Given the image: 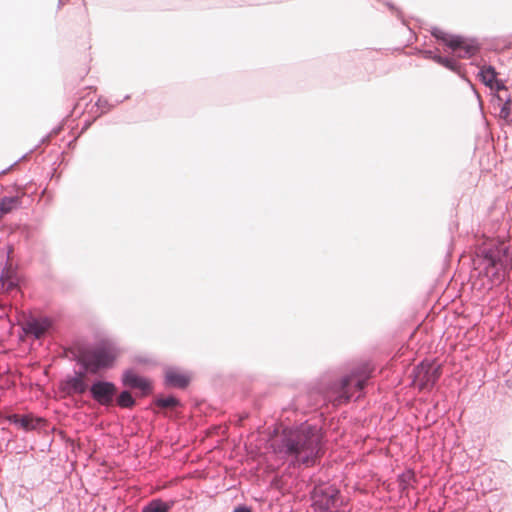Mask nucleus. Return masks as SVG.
Returning a JSON list of instances; mask_svg holds the SVG:
<instances>
[{"label": "nucleus", "mask_w": 512, "mask_h": 512, "mask_svg": "<svg viewBox=\"0 0 512 512\" xmlns=\"http://www.w3.org/2000/svg\"><path fill=\"white\" fill-rule=\"evenodd\" d=\"M123 382L126 386L139 389L143 393H148L151 390L150 382L133 371H126L124 373Z\"/></svg>", "instance_id": "obj_10"}, {"label": "nucleus", "mask_w": 512, "mask_h": 512, "mask_svg": "<svg viewBox=\"0 0 512 512\" xmlns=\"http://www.w3.org/2000/svg\"><path fill=\"white\" fill-rule=\"evenodd\" d=\"M441 375V367L431 363H421L417 367V379L420 381L421 388H427L439 379Z\"/></svg>", "instance_id": "obj_7"}, {"label": "nucleus", "mask_w": 512, "mask_h": 512, "mask_svg": "<svg viewBox=\"0 0 512 512\" xmlns=\"http://www.w3.org/2000/svg\"><path fill=\"white\" fill-rule=\"evenodd\" d=\"M431 33L436 39L442 41L457 53L458 57L469 58L475 55L478 51V46L476 44L462 36L450 35L439 28H434Z\"/></svg>", "instance_id": "obj_4"}, {"label": "nucleus", "mask_w": 512, "mask_h": 512, "mask_svg": "<svg viewBox=\"0 0 512 512\" xmlns=\"http://www.w3.org/2000/svg\"><path fill=\"white\" fill-rule=\"evenodd\" d=\"M435 60L438 63H440V64H442V65H444L446 67H450V68L452 67V62L450 60L446 59V58H443L441 56H437V57H435Z\"/></svg>", "instance_id": "obj_19"}, {"label": "nucleus", "mask_w": 512, "mask_h": 512, "mask_svg": "<svg viewBox=\"0 0 512 512\" xmlns=\"http://www.w3.org/2000/svg\"><path fill=\"white\" fill-rule=\"evenodd\" d=\"M172 505L166 502H163L160 499L152 500L149 504H147L142 512H169Z\"/></svg>", "instance_id": "obj_14"}, {"label": "nucleus", "mask_w": 512, "mask_h": 512, "mask_svg": "<svg viewBox=\"0 0 512 512\" xmlns=\"http://www.w3.org/2000/svg\"><path fill=\"white\" fill-rule=\"evenodd\" d=\"M274 451L294 464L314 465L321 455V435L316 428L302 427L275 440Z\"/></svg>", "instance_id": "obj_1"}, {"label": "nucleus", "mask_w": 512, "mask_h": 512, "mask_svg": "<svg viewBox=\"0 0 512 512\" xmlns=\"http://www.w3.org/2000/svg\"><path fill=\"white\" fill-rule=\"evenodd\" d=\"M18 197H4L0 199V218L19 206Z\"/></svg>", "instance_id": "obj_13"}, {"label": "nucleus", "mask_w": 512, "mask_h": 512, "mask_svg": "<svg viewBox=\"0 0 512 512\" xmlns=\"http://www.w3.org/2000/svg\"><path fill=\"white\" fill-rule=\"evenodd\" d=\"M370 373V371L364 369L362 371H354L343 378L337 390L338 395L334 400L336 404L348 402L355 391L362 390L370 377Z\"/></svg>", "instance_id": "obj_3"}, {"label": "nucleus", "mask_w": 512, "mask_h": 512, "mask_svg": "<svg viewBox=\"0 0 512 512\" xmlns=\"http://www.w3.org/2000/svg\"><path fill=\"white\" fill-rule=\"evenodd\" d=\"M92 398L103 406L112 404L117 392L116 386L112 382L97 381L90 387Z\"/></svg>", "instance_id": "obj_6"}, {"label": "nucleus", "mask_w": 512, "mask_h": 512, "mask_svg": "<svg viewBox=\"0 0 512 512\" xmlns=\"http://www.w3.org/2000/svg\"><path fill=\"white\" fill-rule=\"evenodd\" d=\"M10 274L11 272L7 270L2 273L0 278L3 289H6L7 291L15 288L17 285L16 278L12 277Z\"/></svg>", "instance_id": "obj_16"}, {"label": "nucleus", "mask_w": 512, "mask_h": 512, "mask_svg": "<svg viewBox=\"0 0 512 512\" xmlns=\"http://www.w3.org/2000/svg\"><path fill=\"white\" fill-rule=\"evenodd\" d=\"M166 383L170 386L177 388H185L188 386L190 382L189 376L184 373L170 370L166 372L165 375Z\"/></svg>", "instance_id": "obj_11"}, {"label": "nucleus", "mask_w": 512, "mask_h": 512, "mask_svg": "<svg viewBox=\"0 0 512 512\" xmlns=\"http://www.w3.org/2000/svg\"><path fill=\"white\" fill-rule=\"evenodd\" d=\"M156 405L161 408L173 409L179 405V400L173 396L159 398L156 400Z\"/></svg>", "instance_id": "obj_17"}, {"label": "nucleus", "mask_w": 512, "mask_h": 512, "mask_svg": "<svg viewBox=\"0 0 512 512\" xmlns=\"http://www.w3.org/2000/svg\"><path fill=\"white\" fill-rule=\"evenodd\" d=\"M120 349L113 343L104 342L95 347L83 349L78 354V362L93 374L112 368L120 356Z\"/></svg>", "instance_id": "obj_2"}, {"label": "nucleus", "mask_w": 512, "mask_h": 512, "mask_svg": "<svg viewBox=\"0 0 512 512\" xmlns=\"http://www.w3.org/2000/svg\"><path fill=\"white\" fill-rule=\"evenodd\" d=\"M117 403L120 407L130 408L134 405L135 401H134L132 395L128 391H123L119 395V397L117 399Z\"/></svg>", "instance_id": "obj_18"}, {"label": "nucleus", "mask_w": 512, "mask_h": 512, "mask_svg": "<svg viewBox=\"0 0 512 512\" xmlns=\"http://www.w3.org/2000/svg\"><path fill=\"white\" fill-rule=\"evenodd\" d=\"M234 512H252L250 509H248L247 507H238L234 510Z\"/></svg>", "instance_id": "obj_20"}, {"label": "nucleus", "mask_w": 512, "mask_h": 512, "mask_svg": "<svg viewBox=\"0 0 512 512\" xmlns=\"http://www.w3.org/2000/svg\"><path fill=\"white\" fill-rule=\"evenodd\" d=\"M69 386L71 387L74 393L78 394H83L88 388L87 384L84 381L83 374H79L76 377L72 378L69 381Z\"/></svg>", "instance_id": "obj_15"}, {"label": "nucleus", "mask_w": 512, "mask_h": 512, "mask_svg": "<svg viewBox=\"0 0 512 512\" xmlns=\"http://www.w3.org/2000/svg\"><path fill=\"white\" fill-rule=\"evenodd\" d=\"M51 325L52 322L48 318H32L26 321L24 331L26 334H31L35 338L39 339L45 335V333L51 328Z\"/></svg>", "instance_id": "obj_8"}, {"label": "nucleus", "mask_w": 512, "mask_h": 512, "mask_svg": "<svg viewBox=\"0 0 512 512\" xmlns=\"http://www.w3.org/2000/svg\"><path fill=\"white\" fill-rule=\"evenodd\" d=\"M313 499L318 512H337L342 503L339 491L333 486L315 489Z\"/></svg>", "instance_id": "obj_5"}, {"label": "nucleus", "mask_w": 512, "mask_h": 512, "mask_svg": "<svg viewBox=\"0 0 512 512\" xmlns=\"http://www.w3.org/2000/svg\"><path fill=\"white\" fill-rule=\"evenodd\" d=\"M11 421L25 430H31L36 428L41 419L33 418L30 415H14L12 416Z\"/></svg>", "instance_id": "obj_12"}, {"label": "nucleus", "mask_w": 512, "mask_h": 512, "mask_svg": "<svg viewBox=\"0 0 512 512\" xmlns=\"http://www.w3.org/2000/svg\"><path fill=\"white\" fill-rule=\"evenodd\" d=\"M479 77L492 90L500 91L505 89L502 81L497 79V72L492 66H483L479 72Z\"/></svg>", "instance_id": "obj_9"}, {"label": "nucleus", "mask_w": 512, "mask_h": 512, "mask_svg": "<svg viewBox=\"0 0 512 512\" xmlns=\"http://www.w3.org/2000/svg\"><path fill=\"white\" fill-rule=\"evenodd\" d=\"M508 104H509V102H507V103L505 104L504 108H503V109H502V111H501V113H502V114H504L505 116H507V115H508V110H507V108H506V106H507Z\"/></svg>", "instance_id": "obj_21"}]
</instances>
